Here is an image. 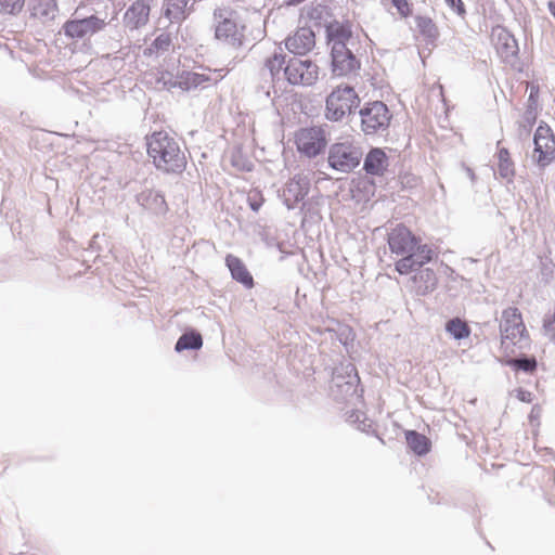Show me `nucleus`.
<instances>
[{
	"mask_svg": "<svg viewBox=\"0 0 555 555\" xmlns=\"http://www.w3.org/2000/svg\"><path fill=\"white\" fill-rule=\"evenodd\" d=\"M387 243L391 254L401 257L395 264L396 271L401 275H406L430 262L435 256L429 245L422 244L421 240L401 223L388 232Z\"/></svg>",
	"mask_w": 555,
	"mask_h": 555,
	"instance_id": "f257e3e1",
	"label": "nucleus"
},
{
	"mask_svg": "<svg viewBox=\"0 0 555 555\" xmlns=\"http://www.w3.org/2000/svg\"><path fill=\"white\" fill-rule=\"evenodd\" d=\"M147 154L157 170L181 175L186 168V156L180 143L165 131H155L146 137Z\"/></svg>",
	"mask_w": 555,
	"mask_h": 555,
	"instance_id": "f03ea898",
	"label": "nucleus"
},
{
	"mask_svg": "<svg viewBox=\"0 0 555 555\" xmlns=\"http://www.w3.org/2000/svg\"><path fill=\"white\" fill-rule=\"evenodd\" d=\"M362 157L363 151L360 145L353 141L344 140L330 145L327 164L333 170L349 173L361 164Z\"/></svg>",
	"mask_w": 555,
	"mask_h": 555,
	"instance_id": "7ed1b4c3",
	"label": "nucleus"
},
{
	"mask_svg": "<svg viewBox=\"0 0 555 555\" xmlns=\"http://www.w3.org/2000/svg\"><path fill=\"white\" fill-rule=\"evenodd\" d=\"M360 105V98L349 85L336 87L326 98L325 117L331 121H340L351 115Z\"/></svg>",
	"mask_w": 555,
	"mask_h": 555,
	"instance_id": "20e7f679",
	"label": "nucleus"
},
{
	"mask_svg": "<svg viewBox=\"0 0 555 555\" xmlns=\"http://www.w3.org/2000/svg\"><path fill=\"white\" fill-rule=\"evenodd\" d=\"M359 384L360 377L352 363H340L334 367L331 391L336 400L351 402L357 399Z\"/></svg>",
	"mask_w": 555,
	"mask_h": 555,
	"instance_id": "39448f33",
	"label": "nucleus"
},
{
	"mask_svg": "<svg viewBox=\"0 0 555 555\" xmlns=\"http://www.w3.org/2000/svg\"><path fill=\"white\" fill-rule=\"evenodd\" d=\"M501 345L507 349L509 341L513 346L524 349L529 345V335L517 308L508 307L503 310L500 322Z\"/></svg>",
	"mask_w": 555,
	"mask_h": 555,
	"instance_id": "423d86ee",
	"label": "nucleus"
},
{
	"mask_svg": "<svg viewBox=\"0 0 555 555\" xmlns=\"http://www.w3.org/2000/svg\"><path fill=\"white\" fill-rule=\"evenodd\" d=\"M106 12H95L87 16L68 20L63 25L65 36L83 39L103 30L111 22Z\"/></svg>",
	"mask_w": 555,
	"mask_h": 555,
	"instance_id": "0eeeda50",
	"label": "nucleus"
},
{
	"mask_svg": "<svg viewBox=\"0 0 555 555\" xmlns=\"http://www.w3.org/2000/svg\"><path fill=\"white\" fill-rule=\"evenodd\" d=\"M359 115L361 118V130L366 135L386 131L392 118L388 106L382 101L365 103L360 108Z\"/></svg>",
	"mask_w": 555,
	"mask_h": 555,
	"instance_id": "6e6552de",
	"label": "nucleus"
},
{
	"mask_svg": "<svg viewBox=\"0 0 555 555\" xmlns=\"http://www.w3.org/2000/svg\"><path fill=\"white\" fill-rule=\"evenodd\" d=\"M235 12L225 8L214 10L215 37L233 47L242 44L243 34L238 30L236 21L233 18Z\"/></svg>",
	"mask_w": 555,
	"mask_h": 555,
	"instance_id": "1a4fd4ad",
	"label": "nucleus"
},
{
	"mask_svg": "<svg viewBox=\"0 0 555 555\" xmlns=\"http://www.w3.org/2000/svg\"><path fill=\"white\" fill-rule=\"evenodd\" d=\"M285 79L294 86H312L319 78V67L310 60L291 57L284 67Z\"/></svg>",
	"mask_w": 555,
	"mask_h": 555,
	"instance_id": "9d476101",
	"label": "nucleus"
},
{
	"mask_svg": "<svg viewBox=\"0 0 555 555\" xmlns=\"http://www.w3.org/2000/svg\"><path fill=\"white\" fill-rule=\"evenodd\" d=\"M534 154H538L537 164L545 168L555 159V135L552 129L541 121L533 137Z\"/></svg>",
	"mask_w": 555,
	"mask_h": 555,
	"instance_id": "9b49d317",
	"label": "nucleus"
},
{
	"mask_svg": "<svg viewBox=\"0 0 555 555\" xmlns=\"http://www.w3.org/2000/svg\"><path fill=\"white\" fill-rule=\"evenodd\" d=\"M296 144L300 153L308 157H315L326 146L325 131L321 127L302 128L296 134Z\"/></svg>",
	"mask_w": 555,
	"mask_h": 555,
	"instance_id": "f8f14e48",
	"label": "nucleus"
},
{
	"mask_svg": "<svg viewBox=\"0 0 555 555\" xmlns=\"http://www.w3.org/2000/svg\"><path fill=\"white\" fill-rule=\"evenodd\" d=\"M326 42L333 48L354 47L357 44L352 34V25L349 21L339 22L332 20L325 25Z\"/></svg>",
	"mask_w": 555,
	"mask_h": 555,
	"instance_id": "ddd939ff",
	"label": "nucleus"
},
{
	"mask_svg": "<svg viewBox=\"0 0 555 555\" xmlns=\"http://www.w3.org/2000/svg\"><path fill=\"white\" fill-rule=\"evenodd\" d=\"M360 65L352 47L331 49V67L334 76H348L360 69Z\"/></svg>",
	"mask_w": 555,
	"mask_h": 555,
	"instance_id": "4468645a",
	"label": "nucleus"
},
{
	"mask_svg": "<svg viewBox=\"0 0 555 555\" xmlns=\"http://www.w3.org/2000/svg\"><path fill=\"white\" fill-rule=\"evenodd\" d=\"M310 190V180L304 175H295L288 180L283 189L284 204L288 209H294L296 205L304 201Z\"/></svg>",
	"mask_w": 555,
	"mask_h": 555,
	"instance_id": "2eb2a0df",
	"label": "nucleus"
},
{
	"mask_svg": "<svg viewBox=\"0 0 555 555\" xmlns=\"http://www.w3.org/2000/svg\"><path fill=\"white\" fill-rule=\"evenodd\" d=\"M315 46V34L310 26L298 27L285 39L286 49L295 55H306Z\"/></svg>",
	"mask_w": 555,
	"mask_h": 555,
	"instance_id": "dca6fc26",
	"label": "nucleus"
},
{
	"mask_svg": "<svg viewBox=\"0 0 555 555\" xmlns=\"http://www.w3.org/2000/svg\"><path fill=\"white\" fill-rule=\"evenodd\" d=\"M154 0H137L124 15L125 26L131 30L145 26L149 22L151 5Z\"/></svg>",
	"mask_w": 555,
	"mask_h": 555,
	"instance_id": "f3484780",
	"label": "nucleus"
},
{
	"mask_svg": "<svg viewBox=\"0 0 555 555\" xmlns=\"http://www.w3.org/2000/svg\"><path fill=\"white\" fill-rule=\"evenodd\" d=\"M196 0H165L163 13L170 23L181 24L194 11Z\"/></svg>",
	"mask_w": 555,
	"mask_h": 555,
	"instance_id": "a211bd4d",
	"label": "nucleus"
},
{
	"mask_svg": "<svg viewBox=\"0 0 555 555\" xmlns=\"http://www.w3.org/2000/svg\"><path fill=\"white\" fill-rule=\"evenodd\" d=\"M137 203L144 209L156 216H164L168 211V205L163 192L145 189L135 196Z\"/></svg>",
	"mask_w": 555,
	"mask_h": 555,
	"instance_id": "6ab92c4d",
	"label": "nucleus"
},
{
	"mask_svg": "<svg viewBox=\"0 0 555 555\" xmlns=\"http://www.w3.org/2000/svg\"><path fill=\"white\" fill-rule=\"evenodd\" d=\"M389 166V157L380 147H372L364 157L363 170L366 175L382 177Z\"/></svg>",
	"mask_w": 555,
	"mask_h": 555,
	"instance_id": "aec40b11",
	"label": "nucleus"
},
{
	"mask_svg": "<svg viewBox=\"0 0 555 555\" xmlns=\"http://www.w3.org/2000/svg\"><path fill=\"white\" fill-rule=\"evenodd\" d=\"M539 93V86H531L522 120L519 122L520 135H528L537 121Z\"/></svg>",
	"mask_w": 555,
	"mask_h": 555,
	"instance_id": "412c9836",
	"label": "nucleus"
},
{
	"mask_svg": "<svg viewBox=\"0 0 555 555\" xmlns=\"http://www.w3.org/2000/svg\"><path fill=\"white\" fill-rule=\"evenodd\" d=\"M225 264L234 281L242 284L246 288L254 287V278L247 270L245 263L238 257L234 255H228L225 257Z\"/></svg>",
	"mask_w": 555,
	"mask_h": 555,
	"instance_id": "4be33fe9",
	"label": "nucleus"
},
{
	"mask_svg": "<svg viewBox=\"0 0 555 555\" xmlns=\"http://www.w3.org/2000/svg\"><path fill=\"white\" fill-rule=\"evenodd\" d=\"M286 55L283 53H274L271 57L267 59L264 66L260 70V75L264 80L270 79L272 83L281 79V70H284L286 65Z\"/></svg>",
	"mask_w": 555,
	"mask_h": 555,
	"instance_id": "5701e85b",
	"label": "nucleus"
},
{
	"mask_svg": "<svg viewBox=\"0 0 555 555\" xmlns=\"http://www.w3.org/2000/svg\"><path fill=\"white\" fill-rule=\"evenodd\" d=\"M30 15L42 22L52 21L57 12L56 0H29Z\"/></svg>",
	"mask_w": 555,
	"mask_h": 555,
	"instance_id": "b1692460",
	"label": "nucleus"
},
{
	"mask_svg": "<svg viewBox=\"0 0 555 555\" xmlns=\"http://www.w3.org/2000/svg\"><path fill=\"white\" fill-rule=\"evenodd\" d=\"M503 365L509 366L515 372L533 374L538 369V361L534 356L520 353L515 358H506L501 361Z\"/></svg>",
	"mask_w": 555,
	"mask_h": 555,
	"instance_id": "393cba45",
	"label": "nucleus"
},
{
	"mask_svg": "<svg viewBox=\"0 0 555 555\" xmlns=\"http://www.w3.org/2000/svg\"><path fill=\"white\" fill-rule=\"evenodd\" d=\"M415 271L417 272L414 275L413 280L417 285L418 293L421 295H426L428 293L434 292L438 283V279L435 271L430 268L422 269V267L417 268Z\"/></svg>",
	"mask_w": 555,
	"mask_h": 555,
	"instance_id": "a878e982",
	"label": "nucleus"
},
{
	"mask_svg": "<svg viewBox=\"0 0 555 555\" xmlns=\"http://www.w3.org/2000/svg\"><path fill=\"white\" fill-rule=\"evenodd\" d=\"M405 440H406L408 447L417 456H424L430 452V449H431L430 439L416 430H412V429L406 430L405 431Z\"/></svg>",
	"mask_w": 555,
	"mask_h": 555,
	"instance_id": "bb28decb",
	"label": "nucleus"
},
{
	"mask_svg": "<svg viewBox=\"0 0 555 555\" xmlns=\"http://www.w3.org/2000/svg\"><path fill=\"white\" fill-rule=\"evenodd\" d=\"M203 347V337L201 333L194 328L185 331L177 340L175 351L182 352L184 350H199Z\"/></svg>",
	"mask_w": 555,
	"mask_h": 555,
	"instance_id": "cd10ccee",
	"label": "nucleus"
},
{
	"mask_svg": "<svg viewBox=\"0 0 555 555\" xmlns=\"http://www.w3.org/2000/svg\"><path fill=\"white\" fill-rule=\"evenodd\" d=\"M209 80L210 78L207 75L183 70L178 75V88L190 91L197 87H204V83Z\"/></svg>",
	"mask_w": 555,
	"mask_h": 555,
	"instance_id": "c85d7f7f",
	"label": "nucleus"
},
{
	"mask_svg": "<svg viewBox=\"0 0 555 555\" xmlns=\"http://www.w3.org/2000/svg\"><path fill=\"white\" fill-rule=\"evenodd\" d=\"M498 172L507 182H512L515 176V165L506 147H500L498 151Z\"/></svg>",
	"mask_w": 555,
	"mask_h": 555,
	"instance_id": "c756f323",
	"label": "nucleus"
},
{
	"mask_svg": "<svg viewBox=\"0 0 555 555\" xmlns=\"http://www.w3.org/2000/svg\"><path fill=\"white\" fill-rule=\"evenodd\" d=\"M499 52L501 55L505 59L516 56L518 54L519 48L517 40L515 37L508 33L507 30L503 29L499 36Z\"/></svg>",
	"mask_w": 555,
	"mask_h": 555,
	"instance_id": "7c9ffc66",
	"label": "nucleus"
},
{
	"mask_svg": "<svg viewBox=\"0 0 555 555\" xmlns=\"http://www.w3.org/2000/svg\"><path fill=\"white\" fill-rule=\"evenodd\" d=\"M416 27L420 34L429 42H434L439 37V31L434 21L428 16L417 15L415 17Z\"/></svg>",
	"mask_w": 555,
	"mask_h": 555,
	"instance_id": "2f4dec72",
	"label": "nucleus"
},
{
	"mask_svg": "<svg viewBox=\"0 0 555 555\" xmlns=\"http://www.w3.org/2000/svg\"><path fill=\"white\" fill-rule=\"evenodd\" d=\"M446 331L456 340L467 338L470 334V327L460 318L449 320L446 323Z\"/></svg>",
	"mask_w": 555,
	"mask_h": 555,
	"instance_id": "473e14b6",
	"label": "nucleus"
},
{
	"mask_svg": "<svg viewBox=\"0 0 555 555\" xmlns=\"http://www.w3.org/2000/svg\"><path fill=\"white\" fill-rule=\"evenodd\" d=\"M25 4V0H0V13L16 15Z\"/></svg>",
	"mask_w": 555,
	"mask_h": 555,
	"instance_id": "72a5a7b5",
	"label": "nucleus"
},
{
	"mask_svg": "<svg viewBox=\"0 0 555 555\" xmlns=\"http://www.w3.org/2000/svg\"><path fill=\"white\" fill-rule=\"evenodd\" d=\"M231 164L236 169L247 172L251 171L254 167L253 163L246 158L240 150L232 153Z\"/></svg>",
	"mask_w": 555,
	"mask_h": 555,
	"instance_id": "f704fd0d",
	"label": "nucleus"
},
{
	"mask_svg": "<svg viewBox=\"0 0 555 555\" xmlns=\"http://www.w3.org/2000/svg\"><path fill=\"white\" fill-rule=\"evenodd\" d=\"M157 83H162L163 88L167 90L178 88V76L173 78V76L168 72L162 73L157 78Z\"/></svg>",
	"mask_w": 555,
	"mask_h": 555,
	"instance_id": "c9c22d12",
	"label": "nucleus"
},
{
	"mask_svg": "<svg viewBox=\"0 0 555 555\" xmlns=\"http://www.w3.org/2000/svg\"><path fill=\"white\" fill-rule=\"evenodd\" d=\"M171 44V38L169 34H160L157 36L152 47L155 48L157 51H167Z\"/></svg>",
	"mask_w": 555,
	"mask_h": 555,
	"instance_id": "e433bc0d",
	"label": "nucleus"
},
{
	"mask_svg": "<svg viewBox=\"0 0 555 555\" xmlns=\"http://www.w3.org/2000/svg\"><path fill=\"white\" fill-rule=\"evenodd\" d=\"M399 14L403 17L411 15L412 11L408 0H390Z\"/></svg>",
	"mask_w": 555,
	"mask_h": 555,
	"instance_id": "4c0bfd02",
	"label": "nucleus"
},
{
	"mask_svg": "<svg viewBox=\"0 0 555 555\" xmlns=\"http://www.w3.org/2000/svg\"><path fill=\"white\" fill-rule=\"evenodd\" d=\"M448 7L459 16L464 17L466 9L462 0H444Z\"/></svg>",
	"mask_w": 555,
	"mask_h": 555,
	"instance_id": "58836bf2",
	"label": "nucleus"
},
{
	"mask_svg": "<svg viewBox=\"0 0 555 555\" xmlns=\"http://www.w3.org/2000/svg\"><path fill=\"white\" fill-rule=\"evenodd\" d=\"M541 414H542V408L539 404H534L529 414V423L532 426H539Z\"/></svg>",
	"mask_w": 555,
	"mask_h": 555,
	"instance_id": "ea45409f",
	"label": "nucleus"
},
{
	"mask_svg": "<svg viewBox=\"0 0 555 555\" xmlns=\"http://www.w3.org/2000/svg\"><path fill=\"white\" fill-rule=\"evenodd\" d=\"M400 183L403 188L412 189L417 184L418 179L411 173H405L404 176H400Z\"/></svg>",
	"mask_w": 555,
	"mask_h": 555,
	"instance_id": "a19ab883",
	"label": "nucleus"
},
{
	"mask_svg": "<svg viewBox=\"0 0 555 555\" xmlns=\"http://www.w3.org/2000/svg\"><path fill=\"white\" fill-rule=\"evenodd\" d=\"M323 11H324L323 7L311 8V9H309L307 15L309 16V18L311 21H314L315 25H319V21L322 18Z\"/></svg>",
	"mask_w": 555,
	"mask_h": 555,
	"instance_id": "79ce46f5",
	"label": "nucleus"
},
{
	"mask_svg": "<svg viewBox=\"0 0 555 555\" xmlns=\"http://www.w3.org/2000/svg\"><path fill=\"white\" fill-rule=\"evenodd\" d=\"M516 397L519 401L521 402H526V403H530L532 402L533 400V395L532 392L526 390V389H522V388H518L516 390Z\"/></svg>",
	"mask_w": 555,
	"mask_h": 555,
	"instance_id": "37998d69",
	"label": "nucleus"
},
{
	"mask_svg": "<svg viewBox=\"0 0 555 555\" xmlns=\"http://www.w3.org/2000/svg\"><path fill=\"white\" fill-rule=\"evenodd\" d=\"M364 416L365 414L361 411H352L348 416V422L358 426Z\"/></svg>",
	"mask_w": 555,
	"mask_h": 555,
	"instance_id": "c03bdc74",
	"label": "nucleus"
},
{
	"mask_svg": "<svg viewBox=\"0 0 555 555\" xmlns=\"http://www.w3.org/2000/svg\"><path fill=\"white\" fill-rule=\"evenodd\" d=\"M372 427V421L369 420L366 416L363 417L361 423L358 425V429L364 433H367Z\"/></svg>",
	"mask_w": 555,
	"mask_h": 555,
	"instance_id": "a18cd8bd",
	"label": "nucleus"
},
{
	"mask_svg": "<svg viewBox=\"0 0 555 555\" xmlns=\"http://www.w3.org/2000/svg\"><path fill=\"white\" fill-rule=\"evenodd\" d=\"M248 204L253 211H258L262 205V202L254 199L250 195L248 196Z\"/></svg>",
	"mask_w": 555,
	"mask_h": 555,
	"instance_id": "49530a36",
	"label": "nucleus"
},
{
	"mask_svg": "<svg viewBox=\"0 0 555 555\" xmlns=\"http://www.w3.org/2000/svg\"><path fill=\"white\" fill-rule=\"evenodd\" d=\"M548 11L552 14V16L555 18V2L550 1L547 4Z\"/></svg>",
	"mask_w": 555,
	"mask_h": 555,
	"instance_id": "de8ad7c7",
	"label": "nucleus"
},
{
	"mask_svg": "<svg viewBox=\"0 0 555 555\" xmlns=\"http://www.w3.org/2000/svg\"><path fill=\"white\" fill-rule=\"evenodd\" d=\"M467 173H468V176H469V178H470L472 180H474V179H475V173H474V171H473L470 168H467Z\"/></svg>",
	"mask_w": 555,
	"mask_h": 555,
	"instance_id": "09e8293b",
	"label": "nucleus"
}]
</instances>
